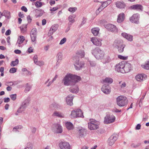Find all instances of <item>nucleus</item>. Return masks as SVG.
Instances as JSON below:
<instances>
[{"label":"nucleus","instance_id":"obj_21","mask_svg":"<svg viewBox=\"0 0 149 149\" xmlns=\"http://www.w3.org/2000/svg\"><path fill=\"white\" fill-rule=\"evenodd\" d=\"M91 40L94 45L96 46H100L102 45L101 40L97 38H93L91 39Z\"/></svg>","mask_w":149,"mask_h":149},{"label":"nucleus","instance_id":"obj_26","mask_svg":"<svg viewBox=\"0 0 149 149\" xmlns=\"http://www.w3.org/2000/svg\"><path fill=\"white\" fill-rule=\"evenodd\" d=\"M108 6V5L106 3V2L105 1H104V3L102 4L101 6L98 8L97 10L96 11V13H97L98 14V13L102 11L104 8Z\"/></svg>","mask_w":149,"mask_h":149},{"label":"nucleus","instance_id":"obj_42","mask_svg":"<svg viewBox=\"0 0 149 149\" xmlns=\"http://www.w3.org/2000/svg\"><path fill=\"white\" fill-rule=\"evenodd\" d=\"M31 85H29L27 83L26 84V87L24 91L25 92L27 93L31 89Z\"/></svg>","mask_w":149,"mask_h":149},{"label":"nucleus","instance_id":"obj_9","mask_svg":"<svg viewBox=\"0 0 149 149\" xmlns=\"http://www.w3.org/2000/svg\"><path fill=\"white\" fill-rule=\"evenodd\" d=\"M139 15L136 13L133 15L130 18V20L132 23L138 24L139 23Z\"/></svg>","mask_w":149,"mask_h":149},{"label":"nucleus","instance_id":"obj_1","mask_svg":"<svg viewBox=\"0 0 149 149\" xmlns=\"http://www.w3.org/2000/svg\"><path fill=\"white\" fill-rule=\"evenodd\" d=\"M81 77L79 76L71 74H67L63 78L64 84L66 86L74 85L80 81Z\"/></svg>","mask_w":149,"mask_h":149},{"label":"nucleus","instance_id":"obj_19","mask_svg":"<svg viewBox=\"0 0 149 149\" xmlns=\"http://www.w3.org/2000/svg\"><path fill=\"white\" fill-rule=\"evenodd\" d=\"M58 27V25L57 24L52 26L50 29L48 33V35L50 36L52 34L57 30Z\"/></svg>","mask_w":149,"mask_h":149},{"label":"nucleus","instance_id":"obj_59","mask_svg":"<svg viewBox=\"0 0 149 149\" xmlns=\"http://www.w3.org/2000/svg\"><path fill=\"white\" fill-rule=\"evenodd\" d=\"M86 18L84 17L82 19V21L81 23V25L82 26L86 22Z\"/></svg>","mask_w":149,"mask_h":149},{"label":"nucleus","instance_id":"obj_57","mask_svg":"<svg viewBox=\"0 0 149 149\" xmlns=\"http://www.w3.org/2000/svg\"><path fill=\"white\" fill-rule=\"evenodd\" d=\"M39 11H41V13H40L39 15H37L38 17H40L42 15H43V14L44 13V10H42V9H40L38 10Z\"/></svg>","mask_w":149,"mask_h":149},{"label":"nucleus","instance_id":"obj_64","mask_svg":"<svg viewBox=\"0 0 149 149\" xmlns=\"http://www.w3.org/2000/svg\"><path fill=\"white\" fill-rule=\"evenodd\" d=\"M21 9L25 12H26L27 11V9L24 6H22L21 8Z\"/></svg>","mask_w":149,"mask_h":149},{"label":"nucleus","instance_id":"obj_41","mask_svg":"<svg viewBox=\"0 0 149 149\" xmlns=\"http://www.w3.org/2000/svg\"><path fill=\"white\" fill-rule=\"evenodd\" d=\"M35 5L36 8L40 7L42 5V2L38 1L36 2L35 3Z\"/></svg>","mask_w":149,"mask_h":149},{"label":"nucleus","instance_id":"obj_25","mask_svg":"<svg viewBox=\"0 0 149 149\" xmlns=\"http://www.w3.org/2000/svg\"><path fill=\"white\" fill-rule=\"evenodd\" d=\"M0 14L1 16H4L8 19L10 18V13L8 10H4L2 13L0 12Z\"/></svg>","mask_w":149,"mask_h":149},{"label":"nucleus","instance_id":"obj_24","mask_svg":"<svg viewBox=\"0 0 149 149\" xmlns=\"http://www.w3.org/2000/svg\"><path fill=\"white\" fill-rule=\"evenodd\" d=\"M79 88L77 86H73L71 87L69 91L73 93H77L79 91Z\"/></svg>","mask_w":149,"mask_h":149},{"label":"nucleus","instance_id":"obj_17","mask_svg":"<svg viewBox=\"0 0 149 149\" xmlns=\"http://www.w3.org/2000/svg\"><path fill=\"white\" fill-rule=\"evenodd\" d=\"M124 44L123 43V41L122 40L117 39L114 41L113 46L114 47L116 48L118 47L122 46Z\"/></svg>","mask_w":149,"mask_h":149},{"label":"nucleus","instance_id":"obj_33","mask_svg":"<svg viewBox=\"0 0 149 149\" xmlns=\"http://www.w3.org/2000/svg\"><path fill=\"white\" fill-rule=\"evenodd\" d=\"M77 109H75L71 111L70 116L71 118H77Z\"/></svg>","mask_w":149,"mask_h":149},{"label":"nucleus","instance_id":"obj_10","mask_svg":"<svg viewBox=\"0 0 149 149\" xmlns=\"http://www.w3.org/2000/svg\"><path fill=\"white\" fill-rule=\"evenodd\" d=\"M129 8L131 10H136L138 11H142L143 9V7L141 4H136L130 6L129 7Z\"/></svg>","mask_w":149,"mask_h":149},{"label":"nucleus","instance_id":"obj_54","mask_svg":"<svg viewBox=\"0 0 149 149\" xmlns=\"http://www.w3.org/2000/svg\"><path fill=\"white\" fill-rule=\"evenodd\" d=\"M58 60H61L62 57V54L61 52L58 53L57 55Z\"/></svg>","mask_w":149,"mask_h":149},{"label":"nucleus","instance_id":"obj_15","mask_svg":"<svg viewBox=\"0 0 149 149\" xmlns=\"http://www.w3.org/2000/svg\"><path fill=\"white\" fill-rule=\"evenodd\" d=\"M105 27L108 30L113 32H117V29L115 26L111 24H108L105 26Z\"/></svg>","mask_w":149,"mask_h":149},{"label":"nucleus","instance_id":"obj_49","mask_svg":"<svg viewBox=\"0 0 149 149\" xmlns=\"http://www.w3.org/2000/svg\"><path fill=\"white\" fill-rule=\"evenodd\" d=\"M17 95L16 94H12L10 95V97L13 100H15L16 99Z\"/></svg>","mask_w":149,"mask_h":149},{"label":"nucleus","instance_id":"obj_51","mask_svg":"<svg viewBox=\"0 0 149 149\" xmlns=\"http://www.w3.org/2000/svg\"><path fill=\"white\" fill-rule=\"evenodd\" d=\"M119 84L120 85V87L121 88L125 87L126 86V83L125 82H122V81H120Z\"/></svg>","mask_w":149,"mask_h":149},{"label":"nucleus","instance_id":"obj_63","mask_svg":"<svg viewBox=\"0 0 149 149\" xmlns=\"http://www.w3.org/2000/svg\"><path fill=\"white\" fill-rule=\"evenodd\" d=\"M11 33V31L10 29L8 30L5 33V35L6 36L9 35Z\"/></svg>","mask_w":149,"mask_h":149},{"label":"nucleus","instance_id":"obj_16","mask_svg":"<svg viewBox=\"0 0 149 149\" xmlns=\"http://www.w3.org/2000/svg\"><path fill=\"white\" fill-rule=\"evenodd\" d=\"M102 90L104 93L108 94L110 93L111 92V88L108 85H104L102 87Z\"/></svg>","mask_w":149,"mask_h":149},{"label":"nucleus","instance_id":"obj_62","mask_svg":"<svg viewBox=\"0 0 149 149\" xmlns=\"http://www.w3.org/2000/svg\"><path fill=\"white\" fill-rule=\"evenodd\" d=\"M27 20L29 23H30L32 20V19L30 15H29L27 17Z\"/></svg>","mask_w":149,"mask_h":149},{"label":"nucleus","instance_id":"obj_18","mask_svg":"<svg viewBox=\"0 0 149 149\" xmlns=\"http://www.w3.org/2000/svg\"><path fill=\"white\" fill-rule=\"evenodd\" d=\"M124 61H122L116 65L115 70L118 72L122 73V70L123 69Z\"/></svg>","mask_w":149,"mask_h":149},{"label":"nucleus","instance_id":"obj_22","mask_svg":"<svg viewBox=\"0 0 149 149\" xmlns=\"http://www.w3.org/2000/svg\"><path fill=\"white\" fill-rule=\"evenodd\" d=\"M121 35L129 41H132L133 40V36L126 33H122Z\"/></svg>","mask_w":149,"mask_h":149},{"label":"nucleus","instance_id":"obj_29","mask_svg":"<svg viewBox=\"0 0 149 149\" xmlns=\"http://www.w3.org/2000/svg\"><path fill=\"white\" fill-rule=\"evenodd\" d=\"M24 40V37L22 36H20L18 39L16 45H17L18 46L20 47V44L22 43Z\"/></svg>","mask_w":149,"mask_h":149},{"label":"nucleus","instance_id":"obj_28","mask_svg":"<svg viewBox=\"0 0 149 149\" xmlns=\"http://www.w3.org/2000/svg\"><path fill=\"white\" fill-rule=\"evenodd\" d=\"M55 127L56 129V132L57 133H61L62 132L63 129L62 126L59 124L55 125Z\"/></svg>","mask_w":149,"mask_h":149},{"label":"nucleus","instance_id":"obj_56","mask_svg":"<svg viewBox=\"0 0 149 149\" xmlns=\"http://www.w3.org/2000/svg\"><path fill=\"white\" fill-rule=\"evenodd\" d=\"M14 83L12 81H10L9 82H6V83L5 85L6 86H11L14 85Z\"/></svg>","mask_w":149,"mask_h":149},{"label":"nucleus","instance_id":"obj_53","mask_svg":"<svg viewBox=\"0 0 149 149\" xmlns=\"http://www.w3.org/2000/svg\"><path fill=\"white\" fill-rule=\"evenodd\" d=\"M66 41V38H64L61 40L60 43L59 44L62 45Z\"/></svg>","mask_w":149,"mask_h":149},{"label":"nucleus","instance_id":"obj_7","mask_svg":"<svg viewBox=\"0 0 149 149\" xmlns=\"http://www.w3.org/2000/svg\"><path fill=\"white\" fill-rule=\"evenodd\" d=\"M131 69V65L128 62L124 61L123 69L122 70V73H127Z\"/></svg>","mask_w":149,"mask_h":149},{"label":"nucleus","instance_id":"obj_30","mask_svg":"<svg viewBox=\"0 0 149 149\" xmlns=\"http://www.w3.org/2000/svg\"><path fill=\"white\" fill-rule=\"evenodd\" d=\"M99 30L98 28H94L91 29V31L94 36H97L99 33Z\"/></svg>","mask_w":149,"mask_h":149},{"label":"nucleus","instance_id":"obj_48","mask_svg":"<svg viewBox=\"0 0 149 149\" xmlns=\"http://www.w3.org/2000/svg\"><path fill=\"white\" fill-rule=\"evenodd\" d=\"M143 68L146 69H149V61H147L146 64L143 66Z\"/></svg>","mask_w":149,"mask_h":149},{"label":"nucleus","instance_id":"obj_11","mask_svg":"<svg viewBox=\"0 0 149 149\" xmlns=\"http://www.w3.org/2000/svg\"><path fill=\"white\" fill-rule=\"evenodd\" d=\"M61 149H70V146L69 143L66 141H61L59 144Z\"/></svg>","mask_w":149,"mask_h":149},{"label":"nucleus","instance_id":"obj_36","mask_svg":"<svg viewBox=\"0 0 149 149\" xmlns=\"http://www.w3.org/2000/svg\"><path fill=\"white\" fill-rule=\"evenodd\" d=\"M75 15H70L68 18L69 22L72 23H74L75 21V20L74 19L75 18Z\"/></svg>","mask_w":149,"mask_h":149},{"label":"nucleus","instance_id":"obj_5","mask_svg":"<svg viewBox=\"0 0 149 149\" xmlns=\"http://www.w3.org/2000/svg\"><path fill=\"white\" fill-rule=\"evenodd\" d=\"M29 102V99H25L22 103V104L19 108L17 110L18 113H22L24 111L28 106Z\"/></svg>","mask_w":149,"mask_h":149},{"label":"nucleus","instance_id":"obj_8","mask_svg":"<svg viewBox=\"0 0 149 149\" xmlns=\"http://www.w3.org/2000/svg\"><path fill=\"white\" fill-rule=\"evenodd\" d=\"M37 34V30L36 29V28L33 29L31 31L30 36L32 41L34 42L35 44L36 43Z\"/></svg>","mask_w":149,"mask_h":149},{"label":"nucleus","instance_id":"obj_37","mask_svg":"<svg viewBox=\"0 0 149 149\" xmlns=\"http://www.w3.org/2000/svg\"><path fill=\"white\" fill-rule=\"evenodd\" d=\"M77 117H84L82 112L80 109H77Z\"/></svg>","mask_w":149,"mask_h":149},{"label":"nucleus","instance_id":"obj_12","mask_svg":"<svg viewBox=\"0 0 149 149\" xmlns=\"http://www.w3.org/2000/svg\"><path fill=\"white\" fill-rule=\"evenodd\" d=\"M147 78V76L144 74H139L135 77V79L138 81L142 82L145 80Z\"/></svg>","mask_w":149,"mask_h":149},{"label":"nucleus","instance_id":"obj_4","mask_svg":"<svg viewBox=\"0 0 149 149\" xmlns=\"http://www.w3.org/2000/svg\"><path fill=\"white\" fill-rule=\"evenodd\" d=\"M117 104L120 107H123L127 105L128 100L126 97L123 96H120L116 98Z\"/></svg>","mask_w":149,"mask_h":149},{"label":"nucleus","instance_id":"obj_60","mask_svg":"<svg viewBox=\"0 0 149 149\" xmlns=\"http://www.w3.org/2000/svg\"><path fill=\"white\" fill-rule=\"evenodd\" d=\"M24 149H32V145L30 143H29V145H28Z\"/></svg>","mask_w":149,"mask_h":149},{"label":"nucleus","instance_id":"obj_13","mask_svg":"<svg viewBox=\"0 0 149 149\" xmlns=\"http://www.w3.org/2000/svg\"><path fill=\"white\" fill-rule=\"evenodd\" d=\"M117 139V137L116 135H111L108 140L107 142L109 145L111 146H112Z\"/></svg>","mask_w":149,"mask_h":149},{"label":"nucleus","instance_id":"obj_50","mask_svg":"<svg viewBox=\"0 0 149 149\" xmlns=\"http://www.w3.org/2000/svg\"><path fill=\"white\" fill-rule=\"evenodd\" d=\"M36 64L41 66L44 65V62L42 61H37Z\"/></svg>","mask_w":149,"mask_h":149},{"label":"nucleus","instance_id":"obj_3","mask_svg":"<svg viewBox=\"0 0 149 149\" xmlns=\"http://www.w3.org/2000/svg\"><path fill=\"white\" fill-rule=\"evenodd\" d=\"M88 123V128L91 130H96L99 127L100 122L95 120L90 119Z\"/></svg>","mask_w":149,"mask_h":149},{"label":"nucleus","instance_id":"obj_31","mask_svg":"<svg viewBox=\"0 0 149 149\" xmlns=\"http://www.w3.org/2000/svg\"><path fill=\"white\" fill-rule=\"evenodd\" d=\"M65 125L68 130H71L73 129V125L72 123L70 122H67L65 123Z\"/></svg>","mask_w":149,"mask_h":149},{"label":"nucleus","instance_id":"obj_39","mask_svg":"<svg viewBox=\"0 0 149 149\" xmlns=\"http://www.w3.org/2000/svg\"><path fill=\"white\" fill-rule=\"evenodd\" d=\"M19 63V60L18 59H16L15 61H12L10 63V65L12 67L15 66L17 65Z\"/></svg>","mask_w":149,"mask_h":149},{"label":"nucleus","instance_id":"obj_43","mask_svg":"<svg viewBox=\"0 0 149 149\" xmlns=\"http://www.w3.org/2000/svg\"><path fill=\"white\" fill-rule=\"evenodd\" d=\"M22 127V126H15L13 128V131L14 132H16L17 131L18 129H21Z\"/></svg>","mask_w":149,"mask_h":149},{"label":"nucleus","instance_id":"obj_35","mask_svg":"<svg viewBox=\"0 0 149 149\" xmlns=\"http://www.w3.org/2000/svg\"><path fill=\"white\" fill-rule=\"evenodd\" d=\"M27 24H23L20 27L21 32L22 33H24L27 30Z\"/></svg>","mask_w":149,"mask_h":149},{"label":"nucleus","instance_id":"obj_20","mask_svg":"<svg viewBox=\"0 0 149 149\" xmlns=\"http://www.w3.org/2000/svg\"><path fill=\"white\" fill-rule=\"evenodd\" d=\"M74 98V96L72 95H69L66 97V102L67 104L70 106L73 104V100Z\"/></svg>","mask_w":149,"mask_h":149},{"label":"nucleus","instance_id":"obj_44","mask_svg":"<svg viewBox=\"0 0 149 149\" xmlns=\"http://www.w3.org/2000/svg\"><path fill=\"white\" fill-rule=\"evenodd\" d=\"M141 145V143H137L135 144L133 143L132 144L131 146V147L133 148H136L139 146Z\"/></svg>","mask_w":149,"mask_h":149},{"label":"nucleus","instance_id":"obj_14","mask_svg":"<svg viewBox=\"0 0 149 149\" xmlns=\"http://www.w3.org/2000/svg\"><path fill=\"white\" fill-rule=\"evenodd\" d=\"M74 65L76 69L78 70L82 68L83 66L84 65V63L83 61H79L78 60L76 61Z\"/></svg>","mask_w":149,"mask_h":149},{"label":"nucleus","instance_id":"obj_2","mask_svg":"<svg viewBox=\"0 0 149 149\" xmlns=\"http://www.w3.org/2000/svg\"><path fill=\"white\" fill-rule=\"evenodd\" d=\"M91 53L97 59L103 58L104 55V52L98 47L92 50Z\"/></svg>","mask_w":149,"mask_h":149},{"label":"nucleus","instance_id":"obj_40","mask_svg":"<svg viewBox=\"0 0 149 149\" xmlns=\"http://www.w3.org/2000/svg\"><path fill=\"white\" fill-rule=\"evenodd\" d=\"M86 130L84 129L81 128L79 130V133L80 136H83L86 133Z\"/></svg>","mask_w":149,"mask_h":149},{"label":"nucleus","instance_id":"obj_27","mask_svg":"<svg viewBox=\"0 0 149 149\" xmlns=\"http://www.w3.org/2000/svg\"><path fill=\"white\" fill-rule=\"evenodd\" d=\"M116 7L120 8H124L126 6L125 3L123 2L118 1L116 3Z\"/></svg>","mask_w":149,"mask_h":149},{"label":"nucleus","instance_id":"obj_38","mask_svg":"<svg viewBox=\"0 0 149 149\" xmlns=\"http://www.w3.org/2000/svg\"><path fill=\"white\" fill-rule=\"evenodd\" d=\"M125 45L124 44L122 46L118 47L116 48L118 49V51L119 53H122L123 52L124 48H125Z\"/></svg>","mask_w":149,"mask_h":149},{"label":"nucleus","instance_id":"obj_52","mask_svg":"<svg viewBox=\"0 0 149 149\" xmlns=\"http://www.w3.org/2000/svg\"><path fill=\"white\" fill-rule=\"evenodd\" d=\"M118 58L120 59H123V60H126L127 59L128 57L127 56H123L121 55H118Z\"/></svg>","mask_w":149,"mask_h":149},{"label":"nucleus","instance_id":"obj_23","mask_svg":"<svg viewBox=\"0 0 149 149\" xmlns=\"http://www.w3.org/2000/svg\"><path fill=\"white\" fill-rule=\"evenodd\" d=\"M125 19V14L123 13H120L118 16L117 22L118 23H120L124 20Z\"/></svg>","mask_w":149,"mask_h":149},{"label":"nucleus","instance_id":"obj_32","mask_svg":"<svg viewBox=\"0 0 149 149\" xmlns=\"http://www.w3.org/2000/svg\"><path fill=\"white\" fill-rule=\"evenodd\" d=\"M103 83H107L109 84H111L113 82V80L111 78L107 77L103 80Z\"/></svg>","mask_w":149,"mask_h":149},{"label":"nucleus","instance_id":"obj_55","mask_svg":"<svg viewBox=\"0 0 149 149\" xmlns=\"http://www.w3.org/2000/svg\"><path fill=\"white\" fill-rule=\"evenodd\" d=\"M58 9V7H53L50 9V11H52L51 13H53V11H55L57 10Z\"/></svg>","mask_w":149,"mask_h":149},{"label":"nucleus","instance_id":"obj_58","mask_svg":"<svg viewBox=\"0 0 149 149\" xmlns=\"http://www.w3.org/2000/svg\"><path fill=\"white\" fill-rule=\"evenodd\" d=\"M31 132L33 134L35 133L36 131V128L34 127H31Z\"/></svg>","mask_w":149,"mask_h":149},{"label":"nucleus","instance_id":"obj_34","mask_svg":"<svg viewBox=\"0 0 149 149\" xmlns=\"http://www.w3.org/2000/svg\"><path fill=\"white\" fill-rule=\"evenodd\" d=\"M53 115L58 117L63 118L64 117V115L63 114L57 111H54Z\"/></svg>","mask_w":149,"mask_h":149},{"label":"nucleus","instance_id":"obj_45","mask_svg":"<svg viewBox=\"0 0 149 149\" xmlns=\"http://www.w3.org/2000/svg\"><path fill=\"white\" fill-rule=\"evenodd\" d=\"M17 69L15 68H12L9 70V72L11 73H14L16 72Z\"/></svg>","mask_w":149,"mask_h":149},{"label":"nucleus","instance_id":"obj_6","mask_svg":"<svg viewBox=\"0 0 149 149\" xmlns=\"http://www.w3.org/2000/svg\"><path fill=\"white\" fill-rule=\"evenodd\" d=\"M115 118L114 116L107 114L104 118V123L105 124H108L113 123L115 121Z\"/></svg>","mask_w":149,"mask_h":149},{"label":"nucleus","instance_id":"obj_61","mask_svg":"<svg viewBox=\"0 0 149 149\" xmlns=\"http://www.w3.org/2000/svg\"><path fill=\"white\" fill-rule=\"evenodd\" d=\"M90 64L91 66H95L96 64L95 62L94 61H89Z\"/></svg>","mask_w":149,"mask_h":149},{"label":"nucleus","instance_id":"obj_47","mask_svg":"<svg viewBox=\"0 0 149 149\" xmlns=\"http://www.w3.org/2000/svg\"><path fill=\"white\" fill-rule=\"evenodd\" d=\"M78 54L81 56V58L84 57V56L85 53L84 51H80L78 52Z\"/></svg>","mask_w":149,"mask_h":149},{"label":"nucleus","instance_id":"obj_46","mask_svg":"<svg viewBox=\"0 0 149 149\" xmlns=\"http://www.w3.org/2000/svg\"><path fill=\"white\" fill-rule=\"evenodd\" d=\"M77 8L76 7H74V8L70 7L68 8V10L69 11L73 13L75 12L77 10Z\"/></svg>","mask_w":149,"mask_h":149}]
</instances>
